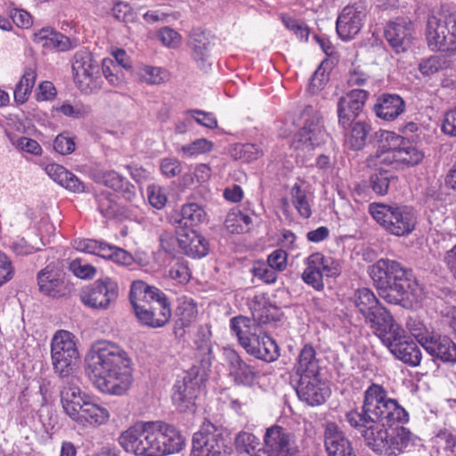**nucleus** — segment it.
Listing matches in <instances>:
<instances>
[{"label": "nucleus", "mask_w": 456, "mask_h": 456, "mask_svg": "<svg viewBox=\"0 0 456 456\" xmlns=\"http://www.w3.org/2000/svg\"><path fill=\"white\" fill-rule=\"evenodd\" d=\"M346 420L379 455L398 456L414 444V436L409 429L393 426L408 422V412L396 400L389 398L380 385L373 383L368 387L361 411L346 412Z\"/></svg>", "instance_id": "obj_1"}, {"label": "nucleus", "mask_w": 456, "mask_h": 456, "mask_svg": "<svg viewBox=\"0 0 456 456\" xmlns=\"http://www.w3.org/2000/svg\"><path fill=\"white\" fill-rule=\"evenodd\" d=\"M86 372L102 393L123 395L133 384L131 360L118 346L109 341L95 343L86 357Z\"/></svg>", "instance_id": "obj_2"}, {"label": "nucleus", "mask_w": 456, "mask_h": 456, "mask_svg": "<svg viewBox=\"0 0 456 456\" xmlns=\"http://www.w3.org/2000/svg\"><path fill=\"white\" fill-rule=\"evenodd\" d=\"M118 443L136 456H166L182 451L185 438L164 421H137L120 434Z\"/></svg>", "instance_id": "obj_3"}, {"label": "nucleus", "mask_w": 456, "mask_h": 456, "mask_svg": "<svg viewBox=\"0 0 456 456\" xmlns=\"http://www.w3.org/2000/svg\"><path fill=\"white\" fill-rule=\"evenodd\" d=\"M368 273L376 286L379 295L389 304L397 305L402 299L421 297V288L399 262L381 258L369 267Z\"/></svg>", "instance_id": "obj_4"}, {"label": "nucleus", "mask_w": 456, "mask_h": 456, "mask_svg": "<svg viewBox=\"0 0 456 456\" xmlns=\"http://www.w3.org/2000/svg\"><path fill=\"white\" fill-rule=\"evenodd\" d=\"M376 151L366 159L370 167L404 168L419 165L423 151L410 140L387 130L375 133Z\"/></svg>", "instance_id": "obj_5"}, {"label": "nucleus", "mask_w": 456, "mask_h": 456, "mask_svg": "<svg viewBox=\"0 0 456 456\" xmlns=\"http://www.w3.org/2000/svg\"><path fill=\"white\" fill-rule=\"evenodd\" d=\"M130 302L139 322L150 328H161L171 318L170 303L160 289L142 281H135L130 289Z\"/></svg>", "instance_id": "obj_6"}, {"label": "nucleus", "mask_w": 456, "mask_h": 456, "mask_svg": "<svg viewBox=\"0 0 456 456\" xmlns=\"http://www.w3.org/2000/svg\"><path fill=\"white\" fill-rule=\"evenodd\" d=\"M369 93L362 89H354L339 98L338 102V123L344 128L351 126L346 134L345 144L351 150L362 149L369 133V126L362 122L354 120L359 116Z\"/></svg>", "instance_id": "obj_7"}, {"label": "nucleus", "mask_w": 456, "mask_h": 456, "mask_svg": "<svg viewBox=\"0 0 456 456\" xmlns=\"http://www.w3.org/2000/svg\"><path fill=\"white\" fill-rule=\"evenodd\" d=\"M369 213L384 230L398 237L409 235L417 224L416 213L405 205L373 202L369 205Z\"/></svg>", "instance_id": "obj_8"}, {"label": "nucleus", "mask_w": 456, "mask_h": 456, "mask_svg": "<svg viewBox=\"0 0 456 456\" xmlns=\"http://www.w3.org/2000/svg\"><path fill=\"white\" fill-rule=\"evenodd\" d=\"M75 337L67 330L55 332L51 342V358L54 372L61 377H68L78 359Z\"/></svg>", "instance_id": "obj_9"}, {"label": "nucleus", "mask_w": 456, "mask_h": 456, "mask_svg": "<svg viewBox=\"0 0 456 456\" xmlns=\"http://www.w3.org/2000/svg\"><path fill=\"white\" fill-rule=\"evenodd\" d=\"M71 68L74 83L82 93L92 94L100 89V66L91 52H76Z\"/></svg>", "instance_id": "obj_10"}, {"label": "nucleus", "mask_w": 456, "mask_h": 456, "mask_svg": "<svg viewBox=\"0 0 456 456\" xmlns=\"http://www.w3.org/2000/svg\"><path fill=\"white\" fill-rule=\"evenodd\" d=\"M191 456H229L222 433L211 423H204L193 435Z\"/></svg>", "instance_id": "obj_11"}, {"label": "nucleus", "mask_w": 456, "mask_h": 456, "mask_svg": "<svg viewBox=\"0 0 456 456\" xmlns=\"http://www.w3.org/2000/svg\"><path fill=\"white\" fill-rule=\"evenodd\" d=\"M118 297V283L109 277L95 281L80 294L81 301L86 306L97 310L109 309Z\"/></svg>", "instance_id": "obj_12"}, {"label": "nucleus", "mask_w": 456, "mask_h": 456, "mask_svg": "<svg viewBox=\"0 0 456 456\" xmlns=\"http://www.w3.org/2000/svg\"><path fill=\"white\" fill-rule=\"evenodd\" d=\"M263 440L264 452L267 456H298L295 435L281 426L267 428Z\"/></svg>", "instance_id": "obj_13"}, {"label": "nucleus", "mask_w": 456, "mask_h": 456, "mask_svg": "<svg viewBox=\"0 0 456 456\" xmlns=\"http://www.w3.org/2000/svg\"><path fill=\"white\" fill-rule=\"evenodd\" d=\"M327 138L320 117L314 114L305 119L304 126L295 135L292 146L296 151L308 152L324 143Z\"/></svg>", "instance_id": "obj_14"}, {"label": "nucleus", "mask_w": 456, "mask_h": 456, "mask_svg": "<svg viewBox=\"0 0 456 456\" xmlns=\"http://www.w3.org/2000/svg\"><path fill=\"white\" fill-rule=\"evenodd\" d=\"M413 23L409 18L397 17L387 23L384 36L393 50L400 53L410 48L413 39Z\"/></svg>", "instance_id": "obj_15"}, {"label": "nucleus", "mask_w": 456, "mask_h": 456, "mask_svg": "<svg viewBox=\"0 0 456 456\" xmlns=\"http://www.w3.org/2000/svg\"><path fill=\"white\" fill-rule=\"evenodd\" d=\"M369 325L389 351L395 344H398L406 337L404 330L395 321L387 310L378 313V317Z\"/></svg>", "instance_id": "obj_16"}, {"label": "nucleus", "mask_w": 456, "mask_h": 456, "mask_svg": "<svg viewBox=\"0 0 456 456\" xmlns=\"http://www.w3.org/2000/svg\"><path fill=\"white\" fill-rule=\"evenodd\" d=\"M197 371L191 369L183 379L177 380L174 386L172 400L180 411H190L194 406V400L200 388Z\"/></svg>", "instance_id": "obj_17"}, {"label": "nucleus", "mask_w": 456, "mask_h": 456, "mask_svg": "<svg viewBox=\"0 0 456 456\" xmlns=\"http://www.w3.org/2000/svg\"><path fill=\"white\" fill-rule=\"evenodd\" d=\"M298 398L305 402L310 406L322 404L330 395V390L327 384L323 382L320 375L307 376L299 378L297 387Z\"/></svg>", "instance_id": "obj_18"}, {"label": "nucleus", "mask_w": 456, "mask_h": 456, "mask_svg": "<svg viewBox=\"0 0 456 456\" xmlns=\"http://www.w3.org/2000/svg\"><path fill=\"white\" fill-rule=\"evenodd\" d=\"M366 10L362 5L346 6L336 23V29L339 37L345 41L353 39L361 30Z\"/></svg>", "instance_id": "obj_19"}, {"label": "nucleus", "mask_w": 456, "mask_h": 456, "mask_svg": "<svg viewBox=\"0 0 456 456\" xmlns=\"http://www.w3.org/2000/svg\"><path fill=\"white\" fill-rule=\"evenodd\" d=\"M224 355L228 365L229 375L236 384L250 386L254 383L256 372L240 357L236 351L226 348Z\"/></svg>", "instance_id": "obj_20"}, {"label": "nucleus", "mask_w": 456, "mask_h": 456, "mask_svg": "<svg viewBox=\"0 0 456 456\" xmlns=\"http://www.w3.org/2000/svg\"><path fill=\"white\" fill-rule=\"evenodd\" d=\"M422 347L435 359L445 363L456 362V344L448 337L433 334Z\"/></svg>", "instance_id": "obj_21"}, {"label": "nucleus", "mask_w": 456, "mask_h": 456, "mask_svg": "<svg viewBox=\"0 0 456 456\" xmlns=\"http://www.w3.org/2000/svg\"><path fill=\"white\" fill-rule=\"evenodd\" d=\"M351 300L358 312L365 318L367 324L371 323L378 317V313L387 310L379 303L374 293L367 288L356 289Z\"/></svg>", "instance_id": "obj_22"}, {"label": "nucleus", "mask_w": 456, "mask_h": 456, "mask_svg": "<svg viewBox=\"0 0 456 456\" xmlns=\"http://www.w3.org/2000/svg\"><path fill=\"white\" fill-rule=\"evenodd\" d=\"M230 329L245 350L256 341L257 336L261 333V329L255 319L242 315L230 320Z\"/></svg>", "instance_id": "obj_23"}, {"label": "nucleus", "mask_w": 456, "mask_h": 456, "mask_svg": "<svg viewBox=\"0 0 456 456\" xmlns=\"http://www.w3.org/2000/svg\"><path fill=\"white\" fill-rule=\"evenodd\" d=\"M89 396L73 382L65 385L61 391V402L65 413L74 420L77 418Z\"/></svg>", "instance_id": "obj_24"}, {"label": "nucleus", "mask_w": 456, "mask_h": 456, "mask_svg": "<svg viewBox=\"0 0 456 456\" xmlns=\"http://www.w3.org/2000/svg\"><path fill=\"white\" fill-rule=\"evenodd\" d=\"M447 25L456 26L455 14H438L428 17L426 27V39L431 51L436 52L437 46H441L439 42L446 30Z\"/></svg>", "instance_id": "obj_25"}, {"label": "nucleus", "mask_w": 456, "mask_h": 456, "mask_svg": "<svg viewBox=\"0 0 456 456\" xmlns=\"http://www.w3.org/2000/svg\"><path fill=\"white\" fill-rule=\"evenodd\" d=\"M37 283L40 291L45 295L55 297L63 294V274L50 265L38 273Z\"/></svg>", "instance_id": "obj_26"}, {"label": "nucleus", "mask_w": 456, "mask_h": 456, "mask_svg": "<svg viewBox=\"0 0 456 456\" xmlns=\"http://www.w3.org/2000/svg\"><path fill=\"white\" fill-rule=\"evenodd\" d=\"M404 110V102L397 94H383L373 106L377 117L387 121L395 120Z\"/></svg>", "instance_id": "obj_27"}, {"label": "nucleus", "mask_w": 456, "mask_h": 456, "mask_svg": "<svg viewBox=\"0 0 456 456\" xmlns=\"http://www.w3.org/2000/svg\"><path fill=\"white\" fill-rule=\"evenodd\" d=\"M177 240L185 254L192 257H203L208 252L206 239L192 229L178 233Z\"/></svg>", "instance_id": "obj_28"}, {"label": "nucleus", "mask_w": 456, "mask_h": 456, "mask_svg": "<svg viewBox=\"0 0 456 456\" xmlns=\"http://www.w3.org/2000/svg\"><path fill=\"white\" fill-rule=\"evenodd\" d=\"M47 175L62 187L77 193L85 191L84 183L64 167L52 163L45 167Z\"/></svg>", "instance_id": "obj_29"}, {"label": "nucleus", "mask_w": 456, "mask_h": 456, "mask_svg": "<svg viewBox=\"0 0 456 456\" xmlns=\"http://www.w3.org/2000/svg\"><path fill=\"white\" fill-rule=\"evenodd\" d=\"M110 416V412L105 407L95 403L89 398L74 421L83 427H97L105 424Z\"/></svg>", "instance_id": "obj_30"}, {"label": "nucleus", "mask_w": 456, "mask_h": 456, "mask_svg": "<svg viewBox=\"0 0 456 456\" xmlns=\"http://www.w3.org/2000/svg\"><path fill=\"white\" fill-rule=\"evenodd\" d=\"M33 41L46 49H55L57 51H68L71 49L70 39L50 28H44L33 35Z\"/></svg>", "instance_id": "obj_31"}, {"label": "nucleus", "mask_w": 456, "mask_h": 456, "mask_svg": "<svg viewBox=\"0 0 456 456\" xmlns=\"http://www.w3.org/2000/svg\"><path fill=\"white\" fill-rule=\"evenodd\" d=\"M256 340L246 349L248 354L267 362L278 359L280 356L279 346L273 338L261 332Z\"/></svg>", "instance_id": "obj_32"}, {"label": "nucleus", "mask_w": 456, "mask_h": 456, "mask_svg": "<svg viewBox=\"0 0 456 456\" xmlns=\"http://www.w3.org/2000/svg\"><path fill=\"white\" fill-rule=\"evenodd\" d=\"M390 352L398 360L411 367L419 366L422 359L420 349L412 340L408 339L407 336L398 344H395Z\"/></svg>", "instance_id": "obj_33"}, {"label": "nucleus", "mask_w": 456, "mask_h": 456, "mask_svg": "<svg viewBox=\"0 0 456 456\" xmlns=\"http://www.w3.org/2000/svg\"><path fill=\"white\" fill-rule=\"evenodd\" d=\"M136 77L148 86H160L170 80L171 74L163 67L141 64L137 67Z\"/></svg>", "instance_id": "obj_34"}, {"label": "nucleus", "mask_w": 456, "mask_h": 456, "mask_svg": "<svg viewBox=\"0 0 456 456\" xmlns=\"http://www.w3.org/2000/svg\"><path fill=\"white\" fill-rule=\"evenodd\" d=\"M299 377L320 375V367L316 359V353L313 346L305 345L301 349L296 366Z\"/></svg>", "instance_id": "obj_35"}, {"label": "nucleus", "mask_w": 456, "mask_h": 456, "mask_svg": "<svg viewBox=\"0 0 456 456\" xmlns=\"http://www.w3.org/2000/svg\"><path fill=\"white\" fill-rule=\"evenodd\" d=\"M348 441L337 424L330 422L326 425L324 444L328 454L335 456L338 448L348 450Z\"/></svg>", "instance_id": "obj_36"}, {"label": "nucleus", "mask_w": 456, "mask_h": 456, "mask_svg": "<svg viewBox=\"0 0 456 456\" xmlns=\"http://www.w3.org/2000/svg\"><path fill=\"white\" fill-rule=\"evenodd\" d=\"M291 201L297 213L303 218H309L312 216L311 195L295 183L290 190Z\"/></svg>", "instance_id": "obj_37"}, {"label": "nucleus", "mask_w": 456, "mask_h": 456, "mask_svg": "<svg viewBox=\"0 0 456 456\" xmlns=\"http://www.w3.org/2000/svg\"><path fill=\"white\" fill-rule=\"evenodd\" d=\"M251 223L252 219L248 215L234 208L227 214L224 225L231 233H242L249 230Z\"/></svg>", "instance_id": "obj_38"}, {"label": "nucleus", "mask_w": 456, "mask_h": 456, "mask_svg": "<svg viewBox=\"0 0 456 456\" xmlns=\"http://www.w3.org/2000/svg\"><path fill=\"white\" fill-rule=\"evenodd\" d=\"M305 265L306 267L302 273L303 281L316 290L322 289L324 287L323 275L314 254L306 258Z\"/></svg>", "instance_id": "obj_39"}, {"label": "nucleus", "mask_w": 456, "mask_h": 456, "mask_svg": "<svg viewBox=\"0 0 456 456\" xmlns=\"http://www.w3.org/2000/svg\"><path fill=\"white\" fill-rule=\"evenodd\" d=\"M37 74L31 68L24 71L20 80L14 89V100L16 102L22 104L28 100V96L32 91L36 82Z\"/></svg>", "instance_id": "obj_40"}, {"label": "nucleus", "mask_w": 456, "mask_h": 456, "mask_svg": "<svg viewBox=\"0 0 456 456\" xmlns=\"http://www.w3.org/2000/svg\"><path fill=\"white\" fill-rule=\"evenodd\" d=\"M181 222L185 226L193 227L205 221L206 213L197 203H188L183 206L181 210Z\"/></svg>", "instance_id": "obj_41"}, {"label": "nucleus", "mask_w": 456, "mask_h": 456, "mask_svg": "<svg viewBox=\"0 0 456 456\" xmlns=\"http://www.w3.org/2000/svg\"><path fill=\"white\" fill-rule=\"evenodd\" d=\"M176 314L181 325L183 327L189 326L193 322L198 315L197 305L193 299L186 297L179 298Z\"/></svg>", "instance_id": "obj_42"}, {"label": "nucleus", "mask_w": 456, "mask_h": 456, "mask_svg": "<svg viewBox=\"0 0 456 456\" xmlns=\"http://www.w3.org/2000/svg\"><path fill=\"white\" fill-rule=\"evenodd\" d=\"M102 70L110 85L115 87H119L123 85L124 73L112 59L105 58L102 60Z\"/></svg>", "instance_id": "obj_43"}, {"label": "nucleus", "mask_w": 456, "mask_h": 456, "mask_svg": "<svg viewBox=\"0 0 456 456\" xmlns=\"http://www.w3.org/2000/svg\"><path fill=\"white\" fill-rule=\"evenodd\" d=\"M190 44L193 58L203 65L209 56L210 42L204 35H194Z\"/></svg>", "instance_id": "obj_44"}, {"label": "nucleus", "mask_w": 456, "mask_h": 456, "mask_svg": "<svg viewBox=\"0 0 456 456\" xmlns=\"http://www.w3.org/2000/svg\"><path fill=\"white\" fill-rule=\"evenodd\" d=\"M6 135L9 138L12 144L20 151L30 153L35 156H40L43 152L42 147L34 139L26 136H20L16 138L14 135L8 132L6 133Z\"/></svg>", "instance_id": "obj_45"}, {"label": "nucleus", "mask_w": 456, "mask_h": 456, "mask_svg": "<svg viewBox=\"0 0 456 456\" xmlns=\"http://www.w3.org/2000/svg\"><path fill=\"white\" fill-rule=\"evenodd\" d=\"M316 261L319 263V267L323 276L337 277L341 273V265L337 259L331 256H326L322 253H314Z\"/></svg>", "instance_id": "obj_46"}, {"label": "nucleus", "mask_w": 456, "mask_h": 456, "mask_svg": "<svg viewBox=\"0 0 456 456\" xmlns=\"http://www.w3.org/2000/svg\"><path fill=\"white\" fill-rule=\"evenodd\" d=\"M55 110L68 118H82L90 112V108L79 102L71 103L70 102L66 101L59 107H56Z\"/></svg>", "instance_id": "obj_47"}, {"label": "nucleus", "mask_w": 456, "mask_h": 456, "mask_svg": "<svg viewBox=\"0 0 456 456\" xmlns=\"http://www.w3.org/2000/svg\"><path fill=\"white\" fill-rule=\"evenodd\" d=\"M95 180L97 183H102L116 191L123 188L126 182L123 176L113 170L99 171L97 174H95Z\"/></svg>", "instance_id": "obj_48"}, {"label": "nucleus", "mask_w": 456, "mask_h": 456, "mask_svg": "<svg viewBox=\"0 0 456 456\" xmlns=\"http://www.w3.org/2000/svg\"><path fill=\"white\" fill-rule=\"evenodd\" d=\"M234 444L238 452L249 454L259 444V440L251 433L240 431L236 435Z\"/></svg>", "instance_id": "obj_49"}, {"label": "nucleus", "mask_w": 456, "mask_h": 456, "mask_svg": "<svg viewBox=\"0 0 456 456\" xmlns=\"http://www.w3.org/2000/svg\"><path fill=\"white\" fill-rule=\"evenodd\" d=\"M379 169V172H376L370 176V187L377 194L385 195L387 193L390 177L391 175L385 170L387 167L381 169L380 167H375Z\"/></svg>", "instance_id": "obj_50"}, {"label": "nucleus", "mask_w": 456, "mask_h": 456, "mask_svg": "<svg viewBox=\"0 0 456 456\" xmlns=\"http://www.w3.org/2000/svg\"><path fill=\"white\" fill-rule=\"evenodd\" d=\"M255 277L265 283H273L277 280V273L267 262L256 261L252 267Z\"/></svg>", "instance_id": "obj_51"}, {"label": "nucleus", "mask_w": 456, "mask_h": 456, "mask_svg": "<svg viewBox=\"0 0 456 456\" xmlns=\"http://www.w3.org/2000/svg\"><path fill=\"white\" fill-rule=\"evenodd\" d=\"M445 60L439 56H431L427 59H423L419 63V70L425 77H430L445 67Z\"/></svg>", "instance_id": "obj_52"}, {"label": "nucleus", "mask_w": 456, "mask_h": 456, "mask_svg": "<svg viewBox=\"0 0 456 456\" xmlns=\"http://www.w3.org/2000/svg\"><path fill=\"white\" fill-rule=\"evenodd\" d=\"M406 327L421 346L424 345V341L434 334V332L428 331L423 322L415 317L408 318Z\"/></svg>", "instance_id": "obj_53"}, {"label": "nucleus", "mask_w": 456, "mask_h": 456, "mask_svg": "<svg viewBox=\"0 0 456 456\" xmlns=\"http://www.w3.org/2000/svg\"><path fill=\"white\" fill-rule=\"evenodd\" d=\"M213 148L212 142L207 139H197L196 141L181 147V151L184 157L191 158L206 152H209Z\"/></svg>", "instance_id": "obj_54"}, {"label": "nucleus", "mask_w": 456, "mask_h": 456, "mask_svg": "<svg viewBox=\"0 0 456 456\" xmlns=\"http://www.w3.org/2000/svg\"><path fill=\"white\" fill-rule=\"evenodd\" d=\"M234 151L236 159H240L247 162L257 159L263 155L262 149L258 145L253 143L236 146Z\"/></svg>", "instance_id": "obj_55"}, {"label": "nucleus", "mask_w": 456, "mask_h": 456, "mask_svg": "<svg viewBox=\"0 0 456 456\" xmlns=\"http://www.w3.org/2000/svg\"><path fill=\"white\" fill-rule=\"evenodd\" d=\"M194 343L197 350L205 360V357L209 356L212 352L211 331L207 328L199 330Z\"/></svg>", "instance_id": "obj_56"}, {"label": "nucleus", "mask_w": 456, "mask_h": 456, "mask_svg": "<svg viewBox=\"0 0 456 456\" xmlns=\"http://www.w3.org/2000/svg\"><path fill=\"white\" fill-rule=\"evenodd\" d=\"M98 208L102 215L107 218L117 216L118 206L115 200L106 193L97 196Z\"/></svg>", "instance_id": "obj_57"}, {"label": "nucleus", "mask_w": 456, "mask_h": 456, "mask_svg": "<svg viewBox=\"0 0 456 456\" xmlns=\"http://www.w3.org/2000/svg\"><path fill=\"white\" fill-rule=\"evenodd\" d=\"M149 203L157 209H161L167 203L165 190L159 185L151 184L147 187Z\"/></svg>", "instance_id": "obj_58"}, {"label": "nucleus", "mask_w": 456, "mask_h": 456, "mask_svg": "<svg viewBox=\"0 0 456 456\" xmlns=\"http://www.w3.org/2000/svg\"><path fill=\"white\" fill-rule=\"evenodd\" d=\"M70 270L81 279H90L95 275L96 269L87 262L77 258L70 263Z\"/></svg>", "instance_id": "obj_59"}, {"label": "nucleus", "mask_w": 456, "mask_h": 456, "mask_svg": "<svg viewBox=\"0 0 456 456\" xmlns=\"http://www.w3.org/2000/svg\"><path fill=\"white\" fill-rule=\"evenodd\" d=\"M53 149L61 155H67L75 151L76 144L72 137L61 134L53 141Z\"/></svg>", "instance_id": "obj_60"}, {"label": "nucleus", "mask_w": 456, "mask_h": 456, "mask_svg": "<svg viewBox=\"0 0 456 456\" xmlns=\"http://www.w3.org/2000/svg\"><path fill=\"white\" fill-rule=\"evenodd\" d=\"M112 14L117 20L124 22L132 21L135 18L132 7L125 2L117 3L112 8Z\"/></svg>", "instance_id": "obj_61"}, {"label": "nucleus", "mask_w": 456, "mask_h": 456, "mask_svg": "<svg viewBox=\"0 0 456 456\" xmlns=\"http://www.w3.org/2000/svg\"><path fill=\"white\" fill-rule=\"evenodd\" d=\"M169 276L180 283H185L191 278L189 268L183 261H177L170 267Z\"/></svg>", "instance_id": "obj_62"}, {"label": "nucleus", "mask_w": 456, "mask_h": 456, "mask_svg": "<svg viewBox=\"0 0 456 456\" xmlns=\"http://www.w3.org/2000/svg\"><path fill=\"white\" fill-rule=\"evenodd\" d=\"M288 254L283 249H275L267 258V263L276 271L282 272L287 267Z\"/></svg>", "instance_id": "obj_63"}, {"label": "nucleus", "mask_w": 456, "mask_h": 456, "mask_svg": "<svg viewBox=\"0 0 456 456\" xmlns=\"http://www.w3.org/2000/svg\"><path fill=\"white\" fill-rule=\"evenodd\" d=\"M442 131L447 135L456 136V107L445 112Z\"/></svg>", "instance_id": "obj_64"}]
</instances>
